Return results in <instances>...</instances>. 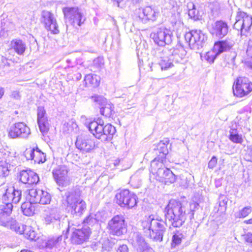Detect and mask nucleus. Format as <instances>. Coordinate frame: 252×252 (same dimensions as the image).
Here are the masks:
<instances>
[{
    "label": "nucleus",
    "mask_w": 252,
    "mask_h": 252,
    "mask_svg": "<svg viewBox=\"0 0 252 252\" xmlns=\"http://www.w3.org/2000/svg\"><path fill=\"white\" fill-rule=\"evenodd\" d=\"M25 225L20 224L18 223V226H17V228L14 230V231L17 233H19L20 234H22V232L24 231V227Z\"/></svg>",
    "instance_id": "6e6d98bb"
},
{
    "label": "nucleus",
    "mask_w": 252,
    "mask_h": 252,
    "mask_svg": "<svg viewBox=\"0 0 252 252\" xmlns=\"http://www.w3.org/2000/svg\"><path fill=\"white\" fill-rule=\"evenodd\" d=\"M11 49L19 55H22L25 52L26 46L25 43L21 39H15L10 42Z\"/></svg>",
    "instance_id": "b1692460"
},
{
    "label": "nucleus",
    "mask_w": 252,
    "mask_h": 252,
    "mask_svg": "<svg viewBox=\"0 0 252 252\" xmlns=\"http://www.w3.org/2000/svg\"><path fill=\"white\" fill-rule=\"evenodd\" d=\"M169 140L168 138H164L161 140L157 145V150L160 154H162L161 158H165L166 155L168 153L167 145L169 144Z\"/></svg>",
    "instance_id": "cd10ccee"
},
{
    "label": "nucleus",
    "mask_w": 252,
    "mask_h": 252,
    "mask_svg": "<svg viewBox=\"0 0 252 252\" xmlns=\"http://www.w3.org/2000/svg\"><path fill=\"white\" fill-rule=\"evenodd\" d=\"M19 177L20 181L25 184H36L39 181L37 174L31 169L21 171Z\"/></svg>",
    "instance_id": "4be33fe9"
},
{
    "label": "nucleus",
    "mask_w": 252,
    "mask_h": 252,
    "mask_svg": "<svg viewBox=\"0 0 252 252\" xmlns=\"http://www.w3.org/2000/svg\"><path fill=\"white\" fill-rule=\"evenodd\" d=\"M233 28L238 31H240L241 33L245 32L244 28L242 22V19L240 18V17H238V11L237 13L236 17V22L233 25Z\"/></svg>",
    "instance_id": "ea45409f"
},
{
    "label": "nucleus",
    "mask_w": 252,
    "mask_h": 252,
    "mask_svg": "<svg viewBox=\"0 0 252 252\" xmlns=\"http://www.w3.org/2000/svg\"><path fill=\"white\" fill-rule=\"evenodd\" d=\"M30 134V129L25 123L18 122L9 127L8 135L13 139L27 138Z\"/></svg>",
    "instance_id": "4468645a"
},
{
    "label": "nucleus",
    "mask_w": 252,
    "mask_h": 252,
    "mask_svg": "<svg viewBox=\"0 0 252 252\" xmlns=\"http://www.w3.org/2000/svg\"><path fill=\"white\" fill-rule=\"evenodd\" d=\"M59 220H57V219H55V217L51 216L49 213L46 215V217L45 218V222L47 224H50L51 223H53V224L56 222L57 221H59Z\"/></svg>",
    "instance_id": "de8ad7c7"
},
{
    "label": "nucleus",
    "mask_w": 252,
    "mask_h": 252,
    "mask_svg": "<svg viewBox=\"0 0 252 252\" xmlns=\"http://www.w3.org/2000/svg\"><path fill=\"white\" fill-rule=\"evenodd\" d=\"M188 7L189 8L188 14L190 18L194 20H199L200 18L199 12L196 9L194 4L192 3H189Z\"/></svg>",
    "instance_id": "473e14b6"
},
{
    "label": "nucleus",
    "mask_w": 252,
    "mask_h": 252,
    "mask_svg": "<svg viewBox=\"0 0 252 252\" xmlns=\"http://www.w3.org/2000/svg\"><path fill=\"white\" fill-rule=\"evenodd\" d=\"M232 40H222L216 42L214 46L213 53L208 52L206 58L208 62L213 63L217 57L221 53L230 50L234 45Z\"/></svg>",
    "instance_id": "2eb2a0df"
},
{
    "label": "nucleus",
    "mask_w": 252,
    "mask_h": 252,
    "mask_svg": "<svg viewBox=\"0 0 252 252\" xmlns=\"http://www.w3.org/2000/svg\"><path fill=\"white\" fill-rule=\"evenodd\" d=\"M35 149H27L25 152V156L28 160H33L35 153Z\"/></svg>",
    "instance_id": "49530a36"
},
{
    "label": "nucleus",
    "mask_w": 252,
    "mask_h": 252,
    "mask_svg": "<svg viewBox=\"0 0 252 252\" xmlns=\"http://www.w3.org/2000/svg\"><path fill=\"white\" fill-rule=\"evenodd\" d=\"M78 40L83 45H86V44L83 43L86 40V37L84 36H81L79 38Z\"/></svg>",
    "instance_id": "0e129e2a"
},
{
    "label": "nucleus",
    "mask_w": 252,
    "mask_h": 252,
    "mask_svg": "<svg viewBox=\"0 0 252 252\" xmlns=\"http://www.w3.org/2000/svg\"><path fill=\"white\" fill-rule=\"evenodd\" d=\"M228 30L229 26L226 22L218 20L212 24L209 31L213 36L222 38L228 33Z\"/></svg>",
    "instance_id": "aec40b11"
},
{
    "label": "nucleus",
    "mask_w": 252,
    "mask_h": 252,
    "mask_svg": "<svg viewBox=\"0 0 252 252\" xmlns=\"http://www.w3.org/2000/svg\"><path fill=\"white\" fill-rule=\"evenodd\" d=\"M252 42L249 43V45L246 51L247 55L252 58Z\"/></svg>",
    "instance_id": "bf43d9fd"
},
{
    "label": "nucleus",
    "mask_w": 252,
    "mask_h": 252,
    "mask_svg": "<svg viewBox=\"0 0 252 252\" xmlns=\"http://www.w3.org/2000/svg\"><path fill=\"white\" fill-rule=\"evenodd\" d=\"M93 64L97 68L100 67L103 64L102 59L100 58L95 59L93 61Z\"/></svg>",
    "instance_id": "5fc2aeb1"
},
{
    "label": "nucleus",
    "mask_w": 252,
    "mask_h": 252,
    "mask_svg": "<svg viewBox=\"0 0 252 252\" xmlns=\"http://www.w3.org/2000/svg\"><path fill=\"white\" fill-rule=\"evenodd\" d=\"M30 201L29 202H24L21 205V210L24 215L27 216H32L34 213L35 208Z\"/></svg>",
    "instance_id": "c85d7f7f"
},
{
    "label": "nucleus",
    "mask_w": 252,
    "mask_h": 252,
    "mask_svg": "<svg viewBox=\"0 0 252 252\" xmlns=\"http://www.w3.org/2000/svg\"><path fill=\"white\" fill-rule=\"evenodd\" d=\"M63 12L64 16L69 19L73 26H80L85 21L81 12L78 8L66 7L63 9Z\"/></svg>",
    "instance_id": "a211bd4d"
},
{
    "label": "nucleus",
    "mask_w": 252,
    "mask_h": 252,
    "mask_svg": "<svg viewBox=\"0 0 252 252\" xmlns=\"http://www.w3.org/2000/svg\"><path fill=\"white\" fill-rule=\"evenodd\" d=\"M233 90L234 95L242 97L252 91V83L247 78L239 77L234 83Z\"/></svg>",
    "instance_id": "f8f14e48"
},
{
    "label": "nucleus",
    "mask_w": 252,
    "mask_h": 252,
    "mask_svg": "<svg viewBox=\"0 0 252 252\" xmlns=\"http://www.w3.org/2000/svg\"><path fill=\"white\" fill-rule=\"evenodd\" d=\"M25 238L30 240H35L36 238V233L33 228L30 226H25L24 231L22 232Z\"/></svg>",
    "instance_id": "2f4dec72"
},
{
    "label": "nucleus",
    "mask_w": 252,
    "mask_h": 252,
    "mask_svg": "<svg viewBox=\"0 0 252 252\" xmlns=\"http://www.w3.org/2000/svg\"><path fill=\"white\" fill-rule=\"evenodd\" d=\"M101 115L106 117H110L114 113V106L112 104L106 102L100 108Z\"/></svg>",
    "instance_id": "c756f323"
},
{
    "label": "nucleus",
    "mask_w": 252,
    "mask_h": 252,
    "mask_svg": "<svg viewBox=\"0 0 252 252\" xmlns=\"http://www.w3.org/2000/svg\"><path fill=\"white\" fill-rule=\"evenodd\" d=\"M165 230L166 228L163 224L159 222L158 220L154 218L151 232H150V237L156 241L161 242Z\"/></svg>",
    "instance_id": "412c9836"
},
{
    "label": "nucleus",
    "mask_w": 252,
    "mask_h": 252,
    "mask_svg": "<svg viewBox=\"0 0 252 252\" xmlns=\"http://www.w3.org/2000/svg\"><path fill=\"white\" fill-rule=\"evenodd\" d=\"M157 57L159 58L158 64L161 70H167L174 66L173 63L180 62L186 55L183 47L179 46L176 48H164L162 51H156Z\"/></svg>",
    "instance_id": "f03ea898"
},
{
    "label": "nucleus",
    "mask_w": 252,
    "mask_h": 252,
    "mask_svg": "<svg viewBox=\"0 0 252 252\" xmlns=\"http://www.w3.org/2000/svg\"><path fill=\"white\" fill-rule=\"evenodd\" d=\"M37 123L39 130L42 134L43 135L47 134L50 128V124L48 119L37 122Z\"/></svg>",
    "instance_id": "f704fd0d"
},
{
    "label": "nucleus",
    "mask_w": 252,
    "mask_h": 252,
    "mask_svg": "<svg viewBox=\"0 0 252 252\" xmlns=\"http://www.w3.org/2000/svg\"><path fill=\"white\" fill-rule=\"evenodd\" d=\"M244 238L247 242L252 244V233H248L244 235Z\"/></svg>",
    "instance_id": "052dcab7"
},
{
    "label": "nucleus",
    "mask_w": 252,
    "mask_h": 252,
    "mask_svg": "<svg viewBox=\"0 0 252 252\" xmlns=\"http://www.w3.org/2000/svg\"><path fill=\"white\" fill-rule=\"evenodd\" d=\"M63 204L73 217H80L86 209L85 202L81 198L79 191L71 190L65 192Z\"/></svg>",
    "instance_id": "7ed1b4c3"
},
{
    "label": "nucleus",
    "mask_w": 252,
    "mask_h": 252,
    "mask_svg": "<svg viewBox=\"0 0 252 252\" xmlns=\"http://www.w3.org/2000/svg\"><path fill=\"white\" fill-rule=\"evenodd\" d=\"M238 17H240L242 19L245 32H248L252 25V17L239 10Z\"/></svg>",
    "instance_id": "393cba45"
},
{
    "label": "nucleus",
    "mask_w": 252,
    "mask_h": 252,
    "mask_svg": "<svg viewBox=\"0 0 252 252\" xmlns=\"http://www.w3.org/2000/svg\"><path fill=\"white\" fill-rule=\"evenodd\" d=\"M48 213L59 220L62 218L61 211L59 208L56 207H52L49 209Z\"/></svg>",
    "instance_id": "a19ab883"
},
{
    "label": "nucleus",
    "mask_w": 252,
    "mask_h": 252,
    "mask_svg": "<svg viewBox=\"0 0 252 252\" xmlns=\"http://www.w3.org/2000/svg\"><path fill=\"white\" fill-rule=\"evenodd\" d=\"M28 195L29 201L33 203L46 205L49 204L51 200V196L48 192L40 189H29Z\"/></svg>",
    "instance_id": "dca6fc26"
},
{
    "label": "nucleus",
    "mask_w": 252,
    "mask_h": 252,
    "mask_svg": "<svg viewBox=\"0 0 252 252\" xmlns=\"http://www.w3.org/2000/svg\"><path fill=\"white\" fill-rule=\"evenodd\" d=\"M46 111L44 107L39 106L37 108V122L47 119Z\"/></svg>",
    "instance_id": "37998d69"
},
{
    "label": "nucleus",
    "mask_w": 252,
    "mask_h": 252,
    "mask_svg": "<svg viewBox=\"0 0 252 252\" xmlns=\"http://www.w3.org/2000/svg\"><path fill=\"white\" fill-rule=\"evenodd\" d=\"M55 181L59 186L62 187H66L69 185L70 183V181L67 175L61 178H57V180Z\"/></svg>",
    "instance_id": "79ce46f5"
},
{
    "label": "nucleus",
    "mask_w": 252,
    "mask_h": 252,
    "mask_svg": "<svg viewBox=\"0 0 252 252\" xmlns=\"http://www.w3.org/2000/svg\"><path fill=\"white\" fill-rule=\"evenodd\" d=\"M52 173L55 180H56L57 178H61L67 175L68 171L66 167L62 166L53 170Z\"/></svg>",
    "instance_id": "72a5a7b5"
},
{
    "label": "nucleus",
    "mask_w": 252,
    "mask_h": 252,
    "mask_svg": "<svg viewBox=\"0 0 252 252\" xmlns=\"http://www.w3.org/2000/svg\"><path fill=\"white\" fill-rule=\"evenodd\" d=\"M8 216L5 214L0 213V225L6 226L8 224L9 221H8Z\"/></svg>",
    "instance_id": "09e8293b"
},
{
    "label": "nucleus",
    "mask_w": 252,
    "mask_h": 252,
    "mask_svg": "<svg viewBox=\"0 0 252 252\" xmlns=\"http://www.w3.org/2000/svg\"><path fill=\"white\" fill-rule=\"evenodd\" d=\"M56 243L55 238H52L49 240L47 242L46 247L49 248H52V247L57 246Z\"/></svg>",
    "instance_id": "4d7b16f0"
},
{
    "label": "nucleus",
    "mask_w": 252,
    "mask_h": 252,
    "mask_svg": "<svg viewBox=\"0 0 252 252\" xmlns=\"http://www.w3.org/2000/svg\"><path fill=\"white\" fill-rule=\"evenodd\" d=\"M84 81L86 86L96 87L99 85L100 78L95 74H89L85 76Z\"/></svg>",
    "instance_id": "a878e982"
},
{
    "label": "nucleus",
    "mask_w": 252,
    "mask_h": 252,
    "mask_svg": "<svg viewBox=\"0 0 252 252\" xmlns=\"http://www.w3.org/2000/svg\"><path fill=\"white\" fill-rule=\"evenodd\" d=\"M4 94V90L3 88L0 87V99L2 97Z\"/></svg>",
    "instance_id": "774afa93"
},
{
    "label": "nucleus",
    "mask_w": 252,
    "mask_h": 252,
    "mask_svg": "<svg viewBox=\"0 0 252 252\" xmlns=\"http://www.w3.org/2000/svg\"><path fill=\"white\" fill-rule=\"evenodd\" d=\"M154 220V215H152L149 216V217L147 219V220L142 221V225L145 232H146V231H149V233H150L153 225V221Z\"/></svg>",
    "instance_id": "e433bc0d"
},
{
    "label": "nucleus",
    "mask_w": 252,
    "mask_h": 252,
    "mask_svg": "<svg viewBox=\"0 0 252 252\" xmlns=\"http://www.w3.org/2000/svg\"><path fill=\"white\" fill-rule=\"evenodd\" d=\"M86 127L96 138L104 142L111 141L116 132L115 127L110 124L104 126L97 123L89 122L86 124Z\"/></svg>",
    "instance_id": "423d86ee"
},
{
    "label": "nucleus",
    "mask_w": 252,
    "mask_h": 252,
    "mask_svg": "<svg viewBox=\"0 0 252 252\" xmlns=\"http://www.w3.org/2000/svg\"><path fill=\"white\" fill-rule=\"evenodd\" d=\"M117 252H128V250L126 245L120 246L117 250Z\"/></svg>",
    "instance_id": "13d9d810"
},
{
    "label": "nucleus",
    "mask_w": 252,
    "mask_h": 252,
    "mask_svg": "<svg viewBox=\"0 0 252 252\" xmlns=\"http://www.w3.org/2000/svg\"><path fill=\"white\" fill-rule=\"evenodd\" d=\"M150 37L156 44L160 46L169 45L172 40L171 31L164 28H159L155 32L151 33Z\"/></svg>",
    "instance_id": "ddd939ff"
},
{
    "label": "nucleus",
    "mask_w": 252,
    "mask_h": 252,
    "mask_svg": "<svg viewBox=\"0 0 252 252\" xmlns=\"http://www.w3.org/2000/svg\"><path fill=\"white\" fill-rule=\"evenodd\" d=\"M185 38L190 48L197 51L206 45L207 36L201 30H195L187 32L185 35Z\"/></svg>",
    "instance_id": "0eeeda50"
},
{
    "label": "nucleus",
    "mask_w": 252,
    "mask_h": 252,
    "mask_svg": "<svg viewBox=\"0 0 252 252\" xmlns=\"http://www.w3.org/2000/svg\"><path fill=\"white\" fill-rule=\"evenodd\" d=\"M218 159L215 156H213L209 161L208 167L210 169L214 168L217 165Z\"/></svg>",
    "instance_id": "8fccbe9b"
},
{
    "label": "nucleus",
    "mask_w": 252,
    "mask_h": 252,
    "mask_svg": "<svg viewBox=\"0 0 252 252\" xmlns=\"http://www.w3.org/2000/svg\"><path fill=\"white\" fill-rule=\"evenodd\" d=\"M8 163L5 161H0V177H4L8 175Z\"/></svg>",
    "instance_id": "58836bf2"
},
{
    "label": "nucleus",
    "mask_w": 252,
    "mask_h": 252,
    "mask_svg": "<svg viewBox=\"0 0 252 252\" xmlns=\"http://www.w3.org/2000/svg\"><path fill=\"white\" fill-rule=\"evenodd\" d=\"M55 240L56 241V245H58V243L62 240V236H60L56 238H55Z\"/></svg>",
    "instance_id": "338daca9"
},
{
    "label": "nucleus",
    "mask_w": 252,
    "mask_h": 252,
    "mask_svg": "<svg viewBox=\"0 0 252 252\" xmlns=\"http://www.w3.org/2000/svg\"><path fill=\"white\" fill-rule=\"evenodd\" d=\"M46 155L38 148L35 150L34 161L38 163H43L46 161Z\"/></svg>",
    "instance_id": "c9c22d12"
},
{
    "label": "nucleus",
    "mask_w": 252,
    "mask_h": 252,
    "mask_svg": "<svg viewBox=\"0 0 252 252\" xmlns=\"http://www.w3.org/2000/svg\"><path fill=\"white\" fill-rule=\"evenodd\" d=\"M229 139L236 144H241L243 142L242 135L239 133L238 130L235 128H231L229 130Z\"/></svg>",
    "instance_id": "bb28decb"
},
{
    "label": "nucleus",
    "mask_w": 252,
    "mask_h": 252,
    "mask_svg": "<svg viewBox=\"0 0 252 252\" xmlns=\"http://www.w3.org/2000/svg\"><path fill=\"white\" fill-rule=\"evenodd\" d=\"M41 22L44 24L46 29L50 31L52 33L58 34L60 32L56 20L52 13L48 11H43Z\"/></svg>",
    "instance_id": "6ab92c4d"
},
{
    "label": "nucleus",
    "mask_w": 252,
    "mask_h": 252,
    "mask_svg": "<svg viewBox=\"0 0 252 252\" xmlns=\"http://www.w3.org/2000/svg\"><path fill=\"white\" fill-rule=\"evenodd\" d=\"M75 146L82 153H90L95 147L94 142L88 135H80L77 137Z\"/></svg>",
    "instance_id": "f3484780"
},
{
    "label": "nucleus",
    "mask_w": 252,
    "mask_h": 252,
    "mask_svg": "<svg viewBox=\"0 0 252 252\" xmlns=\"http://www.w3.org/2000/svg\"><path fill=\"white\" fill-rule=\"evenodd\" d=\"M151 171L155 175L157 180L165 184H172L176 181V176L172 171L166 167L163 163L157 158L151 163Z\"/></svg>",
    "instance_id": "39448f33"
},
{
    "label": "nucleus",
    "mask_w": 252,
    "mask_h": 252,
    "mask_svg": "<svg viewBox=\"0 0 252 252\" xmlns=\"http://www.w3.org/2000/svg\"><path fill=\"white\" fill-rule=\"evenodd\" d=\"M68 224H69V223H68V224H67V223L64 222L63 221H61V219H59V221H57L53 225H56L57 228L61 229L63 228L64 226H65V227H67ZM67 228V227H66V228Z\"/></svg>",
    "instance_id": "3c124183"
},
{
    "label": "nucleus",
    "mask_w": 252,
    "mask_h": 252,
    "mask_svg": "<svg viewBox=\"0 0 252 252\" xmlns=\"http://www.w3.org/2000/svg\"><path fill=\"white\" fill-rule=\"evenodd\" d=\"M99 214H91L86 217L83 220V223L88 225L87 227L90 228V226H93L95 224L97 223L99 221L98 216Z\"/></svg>",
    "instance_id": "7c9ffc66"
},
{
    "label": "nucleus",
    "mask_w": 252,
    "mask_h": 252,
    "mask_svg": "<svg viewBox=\"0 0 252 252\" xmlns=\"http://www.w3.org/2000/svg\"><path fill=\"white\" fill-rule=\"evenodd\" d=\"M134 245L138 252H151L152 251L140 234H136Z\"/></svg>",
    "instance_id": "5701e85b"
},
{
    "label": "nucleus",
    "mask_w": 252,
    "mask_h": 252,
    "mask_svg": "<svg viewBox=\"0 0 252 252\" xmlns=\"http://www.w3.org/2000/svg\"><path fill=\"white\" fill-rule=\"evenodd\" d=\"M116 203L121 207L132 208L137 203V196L128 189L121 190L116 194Z\"/></svg>",
    "instance_id": "9d476101"
},
{
    "label": "nucleus",
    "mask_w": 252,
    "mask_h": 252,
    "mask_svg": "<svg viewBox=\"0 0 252 252\" xmlns=\"http://www.w3.org/2000/svg\"><path fill=\"white\" fill-rule=\"evenodd\" d=\"M199 208V204L192 202L185 204L175 200H171L164 210L165 223L170 226L179 227L185 222L187 217L191 220L194 218V212Z\"/></svg>",
    "instance_id": "f257e3e1"
},
{
    "label": "nucleus",
    "mask_w": 252,
    "mask_h": 252,
    "mask_svg": "<svg viewBox=\"0 0 252 252\" xmlns=\"http://www.w3.org/2000/svg\"><path fill=\"white\" fill-rule=\"evenodd\" d=\"M226 203H227V201H226L225 200L223 199L222 200V202H220V207H223L224 208H226Z\"/></svg>",
    "instance_id": "69168bd1"
},
{
    "label": "nucleus",
    "mask_w": 252,
    "mask_h": 252,
    "mask_svg": "<svg viewBox=\"0 0 252 252\" xmlns=\"http://www.w3.org/2000/svg\"><path fill=\"white\" fill-rule=\"evenodd\" d=\"M89 122H95V123H97L98 124H99L100 125L103 126V122L101 120H97V121H86L85 123V125L86 126V124H88Z\"/></svg>",
    "instance_id": "e2e57ef3"
},
{
    "label": "nucleus",
    "mask_w": 252,
    "mask_h": 252,
    "mask_svg": "<svg viewBox=\"0 0 252 252\" xmlns=\"http://www.w3.org/2000/svg\"><path fill=\"white\" fill-rule=\"evenodd\" d=\"M182 236L181 234H174L172 236L171 246L172 248H175L176 246L181 244L182 242Z\"/></svg>",
    "instance_id": "c03bdc74"
},
{
    "label": "nucleus",
    "mask_w": 252,
    "mask_h": 252,
    "mask_svg": "<svg viewBox=\"0 0 252 252\" xmlns=\"http://www.w3.org/2000/svg\"><path fill=\"white\" fill-rule=\"evenodd\" d=\"M3 189L4 192L1 198L2 204L0 206V213L9 216L13 207L12 204H16L20 201L22 192L16 190L13 187L6 186Z\"/></svg>",
    "instance_id": "20e7f679"
},
{
    "label": "nucleus",
    "mask_w": 252,
    "mask_h": 252,
    "mask_svg": "<svg viewBox=\"0 0 252 252\" xmlns=\"http://www.w3.org/2000/svg\"><path fill=\"white\" fill-rule=\"evenodd\" d=\"M246 157L247 160L252 162V145L247 147Z\"/></svg>",
    "instance_id": "603ef678"
},
{
    "label": "nucleus",
    "mask_w": 252,
    "mask_h": 252,
    "mask_svg": "<svg viewBox=\"0 0 252 252\" xmlns=\"http://www.w3.org/2000/svg\"><path fill=\"white\" fill-rule=\"evenodd\" d=\"M252 211V208L250 206L246 207L242 209L238 214V217L240 218H245Z\"/></svg>",
    "instance_id": "a18cd8bd"
},
{
    "label": "nucleus",
    "mask_w": 252,
    "mask_h": 252,
    "mask_svg": "<svg viewBox=\"0 0 252 252\" xmlns=\"http://www.w3.org/2000/svg\"><path fill=\"white\" fill-rule=\"evenodd\" d=\"M91 99L95 103V104L99 106H103L107 102L106 98L102 95H94L92 96Z\"/></svg>",
    "instance_id": "4c0bfd02"
},
{
    "label": "nucleus",
    "mask_w": 252,
    "mask_h": 252,
    "mask_svg": "<svg viewBox=\"0 0 252 252\" xmlns=\"http://www.w3.org/2000/svg\"><path fill=\"white\" fill-rule=\"evenodd\" d=\"M11 96L15 99H19L20 98L19 92L18 91H13L11 94Z\"/></svg>",
    "instance_id": "680f3d73"
},
{
    "label": "nucleus",
    "mask_w": 252,
    "mask_h": 252,
    "mask_svg": "<svg viewBox=\"0 0 252 252\" xmlns=\"http://www.w3.org/2000/svg\"><path fill=\"white\" fill-rule=\"evenodd\" d=\"M107 228L112 235L121 236L126 231V224L123 215H116L108 223Z\"/></svg>",
    "instance_id": "9b49d317"
},
{
    "label": "nucleus",
    "mask_w": 252,
    "mask_h": 252,
    "mask_svg": "<svg viewBox=\"0 0 252 252\" xmlns=\"http://www.w3.org/2000/svg\"><path fill=\"white\" fill-rule=\"evenodd\" d=\"M159 16V12L157 9L151 6H146L136 9L133 18L138 22L146 24L149 21H156Z\"/></svg>",
    "instance_id": "1a4fd4ad"
},
{
    "label": "nucleus",
    "mask_w": 252,
    "mask_h": 252,
    "mask_svg": "<svg viewBox=\"0 0 252 252\" xmlns=\"http://www.w3.org/2000/svg\"><path fill=\"white\" fill-rule=\"evenodd\" d=\"M69 231L72 233L71 236V241L72 244L80 245L87 242L89 238L91 231L89 227H83L81 229H77L72 227L68 224L67 228L64 233V230H63V234L64 238H67V234Z\"/></svg>",
    "instance_id": "6e6552de"
},
{
    "label": "nucleus",
    "mask_w": 252,
    "mask_h": 252,
    "mask_svg": "<svg viewBox=\"0 0 252 252\" xmlns=\"http://www.w3.org/2000/svg\"><path fill=\"white\" fill-rule=\"evenodd\" d=\"M18 224V223L15 220H11L9 221L8 224H7L6 227H9L10 229L14 231L17 228Z\"/></svg>",
    "instance_id": "864d4df0"
}]
</instances>
